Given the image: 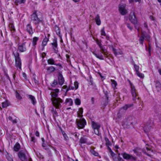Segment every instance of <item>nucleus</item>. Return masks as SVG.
Wrapping results in <instances>:
<instances>
[{
  "mask_svg": "<svg viewBox=\"0 0 161 161\" xmlns=\"http://www.w3.org/2000/svg\"><path fill=\"white\" fill-rule=\"evenodd\" d=\"M18 157L22 161L27 160V158L25 154L22 151H20L18 153Z\"/></svg>",
  "mask_w": 161,
  "mask_h": 161,
  "instance_id": "ddd939ff",
  "label": "nucleus"
},
{
  "mask_svg": "<svg viewBox=\"0 0 161 161\" xmlns=\"http://www.w3.org/2000/svg\"><path fill=\"white\" fill-rule=\"evenodd\" d=\"M132 117L131 116H128L124 119L122 122V125L125 128H129L132 124Z\"/></svg>",
  "mask_w": 161,
  "mask_h": 161,
  "instance_id": "f03ea898",
  "label": "nucleus"
},
{
  "mask_svg": "<svg viewBox=\"0 0 161 161\" xmlns=\"http://www.w3.org/2000/svg\"><path fill=\"white\" fill-rule=\"evenodd\" d=\"M15 96L17 98L20 100L22 99V97L19 94V93L17 92V91H15Z\"/></svg>",
  "mask_w": 161,
  "mask_h": 161,
  "instance_id": "37998d69",
  "label": "nucleus"
},
{
  "mask_svg": "<svg viewBox=\"0 0 161 161\" xmlns=\"http://www.w3.org/2000/svg\"><path fill=\"white\" fill-rule=\"evenodd\" d=\"M146 50L148 51L149 53V55H150L151 53V45L149 43L148 44V47L147 48V46H146Z\"/></svg>",
  "mask_w": 161,
  "mask_h": 161,
  "instance_id": "c03bdc74",
  "label": "nucleus"
},
{
  "mask_svg": "<svg viewBox=\"0 0 161 161\" xmlns=\"http://www.w3.org/2000/svg\"><path fill=\"white\" fill-rule=\"evenodd\" d=\"M139 150V149H138V148H136L133 150V151H134V153H137L138 152Z\"/></svg>",
  "mask_w": 161,
  "mask_h": 161,
  "instance_id": "4d7b16f0",
  "label": "nucleus"
},
{
  "mask_svg": "<svg viewBox=\"0 0 161 161\" xmlns=\"http://www.w3.org/2000/svg\"><path fill=\"white\" fill-rule=\"evenodd\" d=\"M101 35L102 36H106V33L104 31V27H103L101 30Z\"/></svg>",
  "mask_w": 161,
  "mask_h": 161,
  "instance_id": "3c124183",
  "label": "nucleus"
},
{
  "mask_svg": "<svg viewBox=\"0 0 161 161\" xmlns=\"http://www.w3.org/2000/svg\"><path fill=\"white\" fill-rule=\"evenodd\" d=\"M8 106V103L7 101H5L2 103V107L4 108Z\"/></svg>",
  "mask_w": 161,
  "mask_h": 161,
  "instance_id": "a19ab883",
  "label": "nucleus"
},
{
  "mask_svg": "<svg viewBox=\"0 0 161 161\" xmlns=\"http://www.w3.org/2000/svg\"><path fill=\"white\" fill-rule=\"evenodd\" d=\"M142 31V35L140 37L139 40L140 42V44H143V42L145 38V32L143 31L142 29L141 30Z\"/></svg>",
  "mask_w": 161,
  "mask_h": 161,
  "instance_id": "f3484780",
  "label": "nucleus"
},
{
  "mask_svg": "<svg viewBox=\"0 0 161 161\" xmlns=\"http://www.w3.org/2000/svg\"><path fill=\"white\" fill-rule=\"evenodd\" d=\"M78 83L77 81H75L74 83V84H73L71 83L68 88L66 90V92H67L69 90H76L78 87Z\"/></svg>",
  "mask_w": 161,
  "mask_h": 161,
  "instance_id": "9d476101",
  "label": "nucleus"
},
{
  "mask_svg": "<svg viewBox=\"0 0 161 161\" xmlns=\"http://www.w3.org/2000/svg\"><path fill=\"white\" fill-rule=\"evenodd\" d=\"M125 4L121 3L119 5V12L122 15H125L128 13V10L125 8Z\"/></svg>",
  "mask_w": 161,
  "mask_h": 161,
  "instance_id": "0eeeda50",
  "label": "nucleus"
},
{
  "mask_svg": "<svg viewBox=\"0 0 161 161\" xmlns=\"http://www.w3.org/2000/svg\"><path fill=\"white\" fill-rule=\"evenodd\" d=\"M129 19L130 21L133 24L135 25L137 23V21L135 15L134 13L131 12H130L129 17Z\"/></svg>",
  "mask_w": 161,
  "mask_h": 161,
  "instance_id": "1a4fd4ad",
  "label": "nucleus"
},
{
  "mask_svg": "<svg viewBox=\"0 0 161 161\" xmlns=\"http://www.w3.org/2000/svg\"><path fill=\"white\" fill-rule=\"evenodd\" d=\"M129 83L131 89L130 92L133 97V100L135 101L137 98V97H138V94L135 86L130 81H129Z\"/></svg>",
  "mask_w": 161,
  "mask_h": 161,
  "instance_id": "39448f33",
  "label": "nucleus"
},
{
  "mask_svg": "<svg viewBox=\"0 0 161 161\" xmlns=\"http://www.w3.org/2000/svg\"><path fill=\"white\" fill-rule=\"evenodd\" d=\"M25 42H24L23 43L19 45L18 47V49L20 52H23L26 51V50Z\"/></svg>",
  "mask_w": 161,
  "mask_h": 161,
  "instance_id": "9b49d317",
  "label": "nucleus"
},
{
  "mask_svg": "<svg viewBox=\"0 0 161 161\" xmlns=\"http://www.w3.org/2000/svg\"><path fill=\"white\" fill-rule=\"evenodd\" d=\"M83 112V109L82 108H80L79 111L77 112V116L79 118H82V114Z\"/></svg>",
  "mask_w": 161,
  "mask_h": 161,
  "instance_id": "b1692460",
  "label": "nucleus"
},
{
  "mask_svg": "<svg viewBox=\"0 0 161 161\" xmlns=\"http://www.w3.org/2000/svg\"><path fill=\"white\" fill-rule=\"evenodd\" d=\"M76 122L79 129L83 128L86 124V121L84 118L77 119H76Z\"/></svg>",
  "mask_w": 161,
  "mask_h": 161,
  "instance_id": "423d86ee",
  "label": "nucleus"
},
{
  "mask_svg": "<svg viewBox=\"0 0 161 161\" xmlns=\"http://www.w3.org/2000/svg\"><path fill=\"white\" fill-rule=\"evenodd\" d=\"M35 135L37 136H39V133L38 131H36L35 132Z\"/></svg>",
  "mask_w": 161,
  "mask_h": 161,
  "instance_id": "0e129e2a",
  "label": "nucleus"
},
{
  "mask_svg": "<svg viewBox=\"0 0 161 161\" xmlns=\"http://www.w3.org/2000/svg\"><path fill=\"white\" fill-rule=\"evenodd\" d=\"M39 40V38L36 37H34L32 39V45L35 46L36 44V42Z\"/></svg>",
  "mask_w": 161,
  "mask_h": 161,
  "instance_id": "c756f323",
  "label": "nucleus"
},
{
  "mask_svg": "<svg viewBox=\"0 0 161 161\" xmlns=\"http://www.w3.org/2000/svg\"><path fill=\"white\" fill-rule=\"evenodd\" d=\"M145 39L147 41H149L150 37V36L148 35H146V34L145 33Z\"/></svg>",
  "mask_w": 161,
  "mask_h": 161,
  "instance_id": "6e6d98bb",
  "label": "nucleus"
},
{
  "mask_svg": "<svg viewBox=\"0 0 161 161\" xmlns=\"http://www.w3.org/2000/svg\"><path fill=\"white\" fill-rule=\"evenodd\" d=\"M151 127L149 125H145L144 128V130L145 133H147L150 131L151 129Z\"/></svg>",
  "mask_w": 161,
  "mask_h": 161,
  "instance_id": "c85d7f7f",
  "label": "nucleus"
},
{
  "mask_svg": "<svg viewBox=\"0 0 161 161\" xmlns=\"http://www.w3.org/2000/svg\"><path fill=\"white\" fill-rule=\"evenodd\" d=\"M58 81L59 84L61 86L63 84L64 82V79L62 75L60 73H59L58 74Z\"/></svg>",
  "mask_w": 161,
  "mask_h": 161,
  "instance_id": "dca6fc26",
  "label": "nucleus"
},
{
  "mask_svg": "<svg viewBox=\"0 0 161 161\" xmlns=\"http://www.w3.org/2000/svg\"><path fill=\"white\" fill-rule=\"evenodd\" d=\"M48 41V39L45 36V37L42 43V46L43 47V48H44V47L46 45L47 42Z\"/></svg>",
  "mask_w": 161,
  "mask_h": 161,
  "instance_id": "cd10ccee",
  "label": "nucleus"
},
{
  "mask_svg": "<svg viewBox=\"0 0 161 161\" xmlns=\"http://www.w3.org/2000/svg\"><path fill=\"white\" fill-rule=\"evenodd\" d=\"M63 134L64 136V139L66 140H68L69 139V138L68 136H67L66 134L64 132V133H63Z\"/></svg>",
  "mask_w": 161,
  "mask_h": 161,
  "instance_id": "603ef678",
  "label": "nucleus"
},
{
  "mask_svg": "<svg viewBox=\"0 0 161 161\" xmlns=\"http://www.w3.org/2000/svg\"><path fill=\"white\" fill-rule=\"evenodd\" d=\"M99 129H94V132L95 134H96L97 135H99Z\"/></svg>",
  "mask_w": 161,
  "mask_h": 161,
  "instance_id": "5fc2aeb1",
  "label": "nucleus"
},
{
  "mask_svg": "<svg viewBox=\"0 0 161 161\" xmlns=\"http://www.w3.org/2000/svg\"><path fill=\"white\" fill-rule=\"evenodd\" d=\"M101 51V52L99 53H93V54L98 58L100 59V60H103L104 59V56L102 55V53L104 54V55L105 56H107V55H105Z\"/></svg>",
  "mask_w": 161,
  "mask_h": 161,
  "instance_id": "2eb2a0df",
  "label": "nucleus"
},
{
  "mask_svg": "<svg viewBox=\"0 0 161 161\" xmlns=\"http://www.w3.org/2000/svg\"><path fill=\"white\" fill-rule=\"evenodd\" d=\"M137 75L141 78H143L144 75L142 73H140L139 71H138L136 72Z\"/></svg>",
  "mask_w": 161,
  "mask_h": 161,
  "instance_id": "79ce46f5",
  "label": "nucleus"
},
{
  "mask_svg": "<svg viewBox=\"0 0 161 161\" xmlns=\"http://www.w3.org/2000/svg\"><path fill=\"white\" fill-rule=\"evenodd\" d=\"M80 142L81 143H85L86 142V139L85 136L81 137L80 139Z\"/></svg>",
  "mask_w": 161,
  "mask_h": 161,
  "instance_id": "473e14b6",
  "label": "nucleus"
},
{
  "mask_svg": "<svg viewBox=\"0 0 161 161\" xmlns=\"http://www.w3.org/2000/svg\"><path fill=\"white\" fill-rule=\"evenodd\" d=\"M46 69L49 73H52L54 72L56 70V69L54 67L51 66L47 67L46 68Z\"/></svg>",
  "mask_w": 161,
  "mask_h": 161,
  "instance_id": "393cba45",
  "label": "nucleus"
},
{
  "mask_svg": "<svg viewBox=\"0 0 161 161\" xmlns=\"http://www.w3.org/2000/svg\"><path fill=\"white\" fill-rule=\"evenodd\" d=\"M26 30L30 35H32L33 33L32 27L30 24L27 25Z\"/></svg>",
  "mask_w": 161,
  "mask_h": 161,
  "instance_id": "aec40b11",
  "label": "nucleus"
},
{
  "mask_svg": "<svg viewBox=\"0 0 161 161\" xmlns=\"http://www.w3.org/2000/svg\"><path fill=\"white\" fill-rule=\"evenodd\" d=\"M65 103H68V105L69 106H72L73 105V102L72 100L70 98H66L65 101Z\"/></svg>",
  "mask_w": 161,
  "mask_h": 161,
  "instance_id": "bb28decb",
  "label": "nucleus"
},
{
  "mask_svg": "<svg viewBox=\"0 0 161 161\" xmlns=\"http://www.w3.org/2000/svg\"><path fill=\"white\" fill-rule=\"evenodd\" d=\"M95 20L96 24L98 25H100L101 24V21L100 17L99 14H97L95 18Z\"/></svg>",
  "mask_w": 161,
  "mask_h": 161,
  "instance_id": "412c9836",
  "label": "nucleus"
},
{
  "mask_svg": "<svg viewBox=\"0 0 161 161\" xmlns=\"http://www.w3.org/2000/svg\"><path fill=\"white\" fill-rule=\"evenodd\" d=\"M54 65H56V66H58L61 68H62V65L60 64H59V63L58 64H55Z\"/></svg>",
  "mask_w": 161,
  "mask_h": 161,
  "instance_id": "69168bd1",
  "label": "nucleus"
},
{
  "mask_svg": "<svg viewBox=\"0 0 161 161\" xmlns=\"http://www.w3.org/2000/svg\"><path fill=\"white\" fill-rule=\"evenodd\" d=\"M20 146L18 143H16L14 147V150L15 152H18L20 149Z\"/></svg>",
  "mask_w": 161,
  "mask_h": 161,
  "instance_id": "a878e982",
  "label": "nucleus"
},
{
  "mask_svg": "<svg viewBox=\"0 0 161 161\" xmlns=\"http://www.w3.org/2000/svg\"><path fill=\"white\" fill-rule=\"evenodd\" d=\"M134 68L135 69L136 72L138 71H139V67L136 64H135L134 65Z\"/></svg>",
  "mask_w": 161,
  "mask_h": 161,
  "instance_id": "864d4df0",
  "label": "nucleus"
},
{
  "mask_svg": "<svg viewBox=\"0 0 161 161\" xmlns=\"http://www.w3.org/2000/svg\"><path fill=\"white\" fill-rule=\"evenodd\" d=\"M108 47L112 49L113 51L114 52V54L115 56H117V55L118 53H117L116 49L114 48V47L113 45H109Z\"/></svg>",
  "mask_w": 161,
  "mask_h": 161,
  "instance_id": "4c0bfd02",
  "label": "nucleus"
},
{
  "mask_svg": "<svg viewBox=\"0 0 161 161\" xmlns=\"http://www.w3.org/2000/svg\"><path fill=\"white\" fill-rule=\"evenodd\" d=\"M13 54L14 55L15 57V66L16 67H18L20 69H21V62L19 57V53L16 52L15 53L13 52Z\"/></svg>",
  "mask_w": 161,
  "mask_h": 161,
  "instance_id": "7ed1b4c3",
  "label": "nucleus"
},
{
  "mask_svg": "<svg viewBox=\"0 0 161 161\" xmlns=\"http://www.w3.org/2000/svg\"><path fill=\"white\" fill-rule=\"evenodd\" d=\"M109 151L112 157H114L115 155V153L112 151V150L111 149H110Z\"/></svg>",
  "mask_w": 161,
  "mask_h": 161,
  "instance_id": "bf43d9fd",
  "label": "nucleus"
},
{
  "mask_svg": "<svg viewBox=\"0 0 161 161\" xmlns=\"http://www.w3.org/2000/svg\"><path fill=\"white\" fill-rule=\"evenodd\" d=\"M58 82L56 80H54L52 83L51 86L53 87H55L58 85Z\"/></svg>",
  "mask_w": 161,
  "mask_h": 161,
  "instance_id": "49530a36",
  "label": "nucleus"
},
{
  "mask_svg": "<svg viewBox=\"0 0 161 161\" xmlns=\"http://www.w3.org/2000/svg\"><path fill=\"white\" fill-rule=\"evenodd\" d=\"M71 136L72 137L74 138V140L75 141H77L78 140L79 135L77 133L71 132Z\"/></svg>",
  "mask_w": 161,
  "mask_h": 161,
  "instance_id": "5701e85b",
  "label": "nucleus"
},
{
  "mask_svg": "<svg viewBox=\"0 0 161 161\" xmlns=\"http://www.w3.org/2000/svg\"><path fill=\"white\" fill-rule=\"evenodd\" d=\"M51 45L55 52L56 53L58 51V48L57 41L56 39H54L53 40V42L51 43Z\"/></svg>",
  "mask_w": 161,
  "mask_h": 161,
  "instance_id": "4468645a",
  "label": "nucleus"
},
{
  "mask_svg": "<svg viewBox=\"0 0 161 161\" xmlns=\"http://www.w3.org/2000/svg\"><path fill=\"white\" fill-rule=\"evenodd\" d=\"M35 140V137L33 136H32L31 137V141L33 142L34 143Z\"/></svg>",
  "mask_w": 161,
  "mask_h": 161,
  "instance_id": "e2e57ef3",
  "label": "nucleus"
},
{
  "mask_svg": "<svg viewBox=\"0 0 161 161\" xmlns=\"http://www.w3.org/2000/svg\"><path fill=\"white\" fill-rule=\"evenodd\" d=\"M156 87L157 88V90L158 91L161 88V84L159 82H157L156 84Z\"/></svg>",
  "mask_w": 161,
  "mask_h": 161,
  "instance_id": "c9c22d12",
  "label": "nucleus"
},
{
  "mask_svg": "<svg viewBox=\"0 0 161 161\" xmlns=\"http://www.w3.org/2000/svg\"><path fill=\"white\" fill-rule=\"evenodd\" d=\"M47 63L49 64L54 65L55 61L53 58H50L48 59Z\"/></svg>",
  "mask_w": 161,
  "mask_h": 161,
  "instance_id": "7c9ffc66",
  "label": "nucleus"
},
{
  "mask_svg": "<svg viewBox=\"0 0 161 161\" xmlns=\"http://www.w3.org/2000/svg\"><path fill=\"white\" fill-rule=\"evenodd\" d=\"M22 75L25 80L27 79L26 75L25 73L23 72L22 73Z\"/></svg>",
  "mask_w": 161,
  "mask_h": 161,
  "instance_id": "052dcab7",
  "label": "nucleus"
},
{
  "mask_svg": "<svg viewBox=\"0 0 161 161\" xmlns=\"http://www.w3.org/2000/svg\"><path fill=\"white\" fill-rule=\"evenodd\" d=\"M91 153L95 156H98V153L97 152H96L94 150H92L91 151Z\"/></svg>",
  "mask_w": 161,
  "mask_h": 161,
  "instance_id": "a18cd8bd",
  "label": "nucleus"
},
{
  "mask_svg": "<svg viewBox=\"0 0 161 161\" xmlns=\"http://www.w3.org/2000/svg\"><path fill=\"white\" fill-rule=\"evenodd\" d=\"M74 102L75 104L78 105H80L81 103L80 99L78 98H76L74 100Z\"/></svg>",
  "mask_w": 161,
  "mask_h": 161,
  "instance_id": "58836bf2",
  "label": "nucleus"
},
{
  "mask_svg": "<svg viewBox=\"0 0 161 161\" xmlns=\"http://www.w3.org/2000/svg\"><path fill=\"white\" fill-rule=\"evenodd\" d=\"M58 96L57 93L53 92V94L52 95V96L53 97L52 100H53L55 98H57L56 97Z\"/></svg>",
  "mask_w": 161,
  "mask_h": 161,
  "instance_id": "de8ad7c7",
  "label": "nucleus"
},
{
  "mask_svg": "<svg viewBox=\"0 0 161 161\" xmlns=\"http://www.w3.org/2000/svg\"><path fill=\"white\" fill-rule=\"evenodd\" d=\"M92 128L93 129H99L100 127V124L95 123L94 121H92Z\"/></svg>",
  "mask_w": 161,
  "mask_h": 161,
  "instance_id": "6ab92c4d",
  "label": "nucleus"
},
{
  "mask_svg": "<svg viewBox=\"0 0 161 161\" xmlns=\"http://www.w3.org/2000/svg\"><path fill=\"white\" fill-rule=\"evenodd\" d=\"M14 3L16 5L25 3V1H13Z\"/></svg>",
  "mask_w": 161,
  "mask_h": 161,
  "instance_id": "72a5a7b5",
  "label": "nucleus"
},
{
  "mask_svg": "<svg viewBox=\"0 0 161 161\" xmlns=\"http://www.w3.org/2000/svg\"><path fill=\"white\" fill-rule=\"evenodd\" d=\"M8 120L12 122L13 124H15L17 123V120L16 119H13L12 117L10 116H9L8 117Z\"/></svg>",
  "mask_w": 161,
  "mask_h": 161,
  "instance_id": "ea45409f",
  "label": "nucleus"
},
{
  "mask_svg": "<svg viewBox=\"0 0 161 161\" xmlns=\"http://www.w3.org/2000/svg\"><path fill=\"white\" fill-rule=\"evenodd\" d=\"M105 140L106 141V143L108 144H109V143H110V142L109 141L108 139L107 138H105Z\"/></svg>",
  "mask_w": 161,
  "mask_h": 161,
  "instance_id": "338daca9",
  "label": "nucleus"
},
{
  "mask_svg": "<svg viewBox=\"0 0 161 161\" xmlns=\"http://www.w3.org/2000/svg\"><path fill=\"white\" fill-rule=\"evenodd\" d=\"M111 81L112 82V86L114 89L117 85V83L115 80H111Z\"/></svg>",
  "mask_w": 161,
  "mask_h": 161,
  "instance_id": "f704fd0d",
  "label": "nucleus"
},
{
  "mask_svg": "<svg viewBox=\"0 0 161 161\" xmlns=\"http://www.w3.org/2000/svg\"><path fill=\"white\" fill-rule=\"evenodd\" d=\"M54 92L55 93H58L59 92V90L58 89H56L54 90Z\"/></svg>",
  "mask_w": 161,
  "mask_h": 161,
  "instance_id": "774afa93",
  "label": "nucleus"
},
{
  "mask_svg": "<svg viewBox=\"0 0 161 161\" xmlns=\"http://www.w3.org/2000/svg\"><path fill=\"white\" fill-rule=\"evenodd\" d=\"M96 42L97 44L98 45L101 50L102 51V52L105 55H107L108 53L106 52V50L103 47L102 45L101 42L100 41L98 40L96 41Z\"/></svg>",
  "mask_w": 161,
  "mask_h": 161,
  "instance_id": "f8f14e48",
  "label": "nucleus"
},
{
  "mask_svg": "<svg viewBox=\"0 0 161 161\" xmlns=\"http://www.w3.org/2000/svg\"><path fill=\"white\" fill-rule=\"evenodd\" d=\"M28 97L29 99L31 100L32 104L35 105L36 103V100L35 97L32 95H28Z\"/></svg>",
  "mask_w": 161,
  "mask_h": 161,
  "instance_id": "4be33fe9",
  "label": "nucleus"
},
{
  "mask_svg": "<svg viewBox=\"0 0 161 161\" xmlns=\"http://www.w3.org/2000/svg\"><path fill=\"white\" fill-rule=\"evenodd\" d=\"M52 103L56 108L58 109L61 107V103H62L63 101L59 97L55 98L52 100Z\"/></svg>",
  "mask_w": 161,
  "mask_h": 161,
  "instance_id": "20e7f679",
  "label": "nucleus"
},
{
  "mask_svg": "<svg viewBox=\"0 0 161 161\" xmlns=\"http://www.w3.org/2000/svg\"><path fill=\"white\" fill-rule=\"evenodd\" d=\"M8 63L10 65H12L13 63V60L11 58H8Z\"/></svg>",
  "mask_w": 161,
  "mask_h": 161,
  "instance_id": "09e8293b",
  "label": "nucleus"
},
{
  "mask_svg": "<svg viewBox=\"0 0 161 161\" xmlns=\"http://www.w3.org/2000/svg\"><path fill=\"white\" fill-rule=\"evenodd\" d=\"M126 25L128 28H129L130 30H132V27L129 24L127 23Z\"/></svg>",
  "mask_w": 161,
  "mask_h": 161,
  "instance_id": "13d9d810",
  "label": "nucleus"
},
{
  "mask_svg": "<svg viewBox=\"0 0 161 161\" xmlns=\"http://www.w3.org/2000/svg\"><path fill=\"white\" fill-rule=\"evenodd\" d=\"M36 11H33V14L31 15V20L33 23L36 25L39 24L40 23H42L43 19L42 18H39L36 14Z\"/></svg>",
  "mask_w": 161,
  "mask_h": 161,
  "instance_id": "f257e3e1",
  "label": "nucleus"
},
{
  "mask_svg": "<svg viewBox=\"0 0 161 161\" xmlns=\"http://www.w3.org/2000/svg\"><path fill=\"white\" fill-rule=\"evenodd\" d=\"M144 25V28H145L147 30H148V26L147 23H145Z\"/></svg>",
  "mask_w": 161,
  "mask_h": 161,
  "instance_id": "680f3d73",
  "label": "nucleus"
},
{
  "mask_svg": "<svg viewBox=\"0 0 161 161\" xmlns=\"http://www.w3.org/2000/svg\"><path fill=\"white\" fill-rule=\"evenodd\" d=\"M9 28L10 30L14 32L15 31V28L14 25L12 23H10L8 25Z\"/></svg>",
  "mask_w": 161,
  "mask_h": 161,
  "instance_id": "2f4dec72",
  "label": "nucleus"
},
{
  "mask_svg": "<svg viewBox=\"0 0 161 161\" xmlns=\"http://www.w3.org/2000/svg\"><path fill=\"white\" fill-rule=\"evenodd\" d=\"M133 106V104H126L121 108L119 110L120 111H121L122 110L126 111L128 108H130Z\"/></svg>",
  "mask_w": 161,
  "mask_h": 161,
  "instance_id": "a211bd4d",
  "label": "nucleus"
},
{
  "mask_svg": "<svg viewBox=\"0 0 161 161\" xmlns=\"http://www.w3.org/2000/svg\"><path fill=\"white\" fill-rule=\"evenodd\" d=\"M42 147H43V148L46 150H47L48 152H50V151L49 150V149L46 147L45 146V144L44 143H42Z\"/></svg>",
  "mask_w": 161,
  "mask_h": 161,
  "instance_id": "8fccbe9b",
  "label": "nucleus"
},
{
  "mask_svg": "<svg viewBox=\"0 0 161 161\" xmlns=\"http://www.w3.org/2000/svg\"><path fill=\"white\" fill-rule=\"evenodd\" d=\"M121 155L124 159L127 160H135L136 159V157L127 153H122Z\"/></svg>",
  "mask_w": 161,
  "mask_h": 161,
  "instance_id": "6e6552de",
  "label": "nucleus"
},
{
  "mask_svg": "<svg viewBox=\"0 0 161 161\" xmlns=\"http://www.w3.org/2000/svg\"><path fill=\"white\" fill-rule=\"evenodd\" d=\"M51 112L54 117H56L58 116V113L56 111L55 109H54L53 108L51 110Z\"/></svg>",
  "mask_w": 161,
  "mask_h": 161,
  "instance_id": "e433bc0d",
  "label": "nucleus"
}]
</instances>
